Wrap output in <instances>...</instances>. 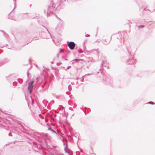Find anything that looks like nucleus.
Returning <instances> with one entry per match:
<instances>
[{"label": "nucleus", "instance_id": "nucleus-5", "mask_svg": "<svg viewBox=\"0 0 155 155\" xmlns=\"http://www.w3.org/2000/svg\"><path fill=\"white\" fill-rule=\"evenodd\" d=\"M34 82V81L32 80L28 83V86L27 87V89L28 92L30 94L31 93L32 90L34 87L33 85Z\"/></svg>", "mask_w": 155, "mask_h": 155}, {"label": "nucleus", "instance_id": "nucleus-43", "mask_svg": "<svg viewBox=\"0 0 155 155\" xmlns=\"http://www.w3.org/2000/svg\"><path fill=\"white\" fill-rule=\"evenodd\" d=\"M70 51L69 50H68L67 51V53H70Z\"/></svg>", "mask_w": 155, "mask_h": 155}, {"label": "nucleus", "instance_id": "nucleus-47", "mask_svg": "<svg viewBox=\"0 0 155 155\" xmlns=\"http://www.w3.org/2000/svg\"><path fill=\"white\" fill-rule=\"evenodd\" d=\"M145 10V9H144V10ZM146 10V11H150V10H149V9H147Z\"/></svg>", "mask_w": 155, "mask_h": 155}, {"label": "nucleus", "instance_id": "nucleus-40", "mask_svg": "<svg viewBox=\"0 0 155 155\" xmlns=\"http://www.w3.org/2000/svg\"><path fill=\"white\" fill-rule=\"evenodd\" d=\"M13 0L15 2L14 3V5H15L16 4V2L17 0Z\"/></svg>", "mask_w": 155, "mask_h": 155}, {"label": "nucleus", "instance_id": "nucleus-15", "mask_svg": "<svg viewBox=\"0 0 155 155\" xmlns=\"http://www.w3.org/2000/svg\"><path fill=\"white\" fill-rule=\"evenodd\" d=\"M57 27L59 28H61L63 27V22L62 21L60 22L58 24Z\"/></svg>", "mask_w": 155, "mask_h": 155}, {"label": "nucleus", "instance_id": "nucleus-60", "mask_svg": "<svg viewBox=\"0 0 155 155\" xmlns=\"http://www.w3.org/2000/svg\"><path fill=\"white\" fill-rule=\"evenodd\" d=\"M65 60H67L66 59V58H65Z\"/></svg>", "mask_w": 155, "mask_h": 155}, {"label": "nucleus", "instance_id": "nucleus-6", "mask_svg": "<svg viewBox=\"0 0 155 155\" xmlns=\"http://www.w3.org/2000/svg\"><path fill=\"white\" fill-rule=\"evenodd\" d=\"M67 44L69 48L71 50L74 49L75 46V44L73 41L69 42L68 41Z\"/></svg>", "mask_w": 155, "mask_h": 155}, {"label": "nucleus", "instance_id": "nucleus-2", "mask_svg": "<svg viewBox=\"0 0 155 155\" xmlns=\"http://www.w3.org/2000/svg\"><path fill=\"white\" fill-rule=\"evenodd\" d=\"M127 49L128 53L129 54V58L126 61V63L127 64H134L135 61L134 59V55L133 54L131 53V49L130 47H128Z\"/></svg>", "mask_w": 155, "mask_h": 155}, {"label": "nucleus", "instance_id": "nucleus-28", "mask_svg": "<svg viewBox=\"0 0 155 155\" xmlns=\"http://www.w3.org/2000/svg\"><path fill=\"white\" fill-rule=\"evenodd\" d=\"M43 26V27H44L46 28V30H47V31H48V33L49 34V35H50V36L52 38V37H51V34H50V33L49 31L48 30L47 28H46V27H45V26Z\"/></svg>", "mask_w": 155, "mask_h": 155}, {"label": "nucleus", "instance_id": "nucleus-14", "mask_svg": "<svg viewBox=\"0 0 155 155\" xmlns=\"http://www.w3.org/2000/svg\"><path fill=\"white\" fill-rule=\"evenodd\" d=\"M118 35H119V37H117V39H120V41H121V40L122 39V38H123V39H124V37H123L122 35L121 34V33L120 32H118Z\"/></svg>", "mask_w": 155, "mask_h": 155}, {"label": "nucleus", "instance_id": "nucleus-8", "mask_svg": "<svg viewBox=\"0 0 155 155\" xmlns=\"http://www.w3.org/2000/svg\"><path fill=\"white\" fill-rule=\"evenodd\" d=\"M104 79L106 82L107 84H111L113 82L111 78L109 76H107L106 78H105V80H104Z\"/></svg>", "mask_w": 155, "mask_h": 155}, {"label": "nucleus", "instance_id": "nucleus-52", "mask_svg": "<svg viewBox=\"0 0 155 155\" xmlns=\"http://www.w3.org/2000/svg\"><path fill=\"white\" fill-rule=\"evenodd\" d=\"M52 67V69H53L54 68L53 67Z\"/></svg>", "mask_w": 155, "mask_h": 155}, {"label": "nucleus", "instance_id": "nucleus-41", "mask_svg": "<svg viewBox=\"0 0 155 155\" xmlns=\"http://www.w3.org/2000/svg\"><path fill=\"white\" fill-rule=\"evenodd\" d=\"M0 31L2 32L3 33H4L5 32L3 31V30H0Z\"/></svg>", "mask_w": 155, "mask_h": 155}, {"label": "nucleus", "instance_id": "nucleus-17", "mask_svg": "<svg viewBox=\"0 0 155 155\" xmlns=\"http://www.w3.org/2000/svg\"><path fill=\"white\" fill-rule=\"evenodd\" d=\"M135 27L136 28H138V29H139L140 28H144L145 27V26L143 25H136L135 26Z\"/></svg>", "mask_w": 155, "mask_h": 155}, {"label": "nucleus", "instance_id": "nucleus-39", "mask_svg": "<svg viewBox=\"0 0 155 155\" xmlns=\"http://www.w3.org/2000/svg\"><path fill=\"white\" fill-rule=\"evenodd\" d=\"M85 36L86 37H89L90 36V35H88V34H86V35H85Z\"/></svg>", "mask_w": 155, "mask_h": 155}, {"label": "nucleus", "instance_id": "nucleus-37", "mask_svg": "<svg viewBox=\"0 0 155 155\" xmlns=\"http://www.w3.org/2000/svg\"><path fill=\"white\" fill-rule=\"evenodd\" d=\"M62 64V63H61V62H59V63H57V65H60L61 64Z\"/></svg>", "mask_w": 155, "mask_h": 155}, {"label": "nucleus", "instance_id": "nucleus-55", "mask_svg": "<svg viewBox=\"0 0 155 155\" xmlns=\"http://www.w3.org/2000/svg\"><path fill=\"white\" fill-rule=\"evenodd\" d=\"M15 6H16V5H15V7H14V9H13V10H14V9L15 8Z\"/></svg>", "mask_w": 155, "mask_h": 155}, {"label": "nucleus", "instance_id": "nucleus-20", "mask_svg": "<svg viewBox=\"0 0 155 155\" xmlns=\"http://www.w3.org/2000/svg\"><path fill=\"white\" fill-rule=\"evenodd\" d=\"M18 81L19 82V84H22L23 82L22 79H18Z\"/></svg>", "mask_w": 155, "mask_h": 155}, {"label": "nucleus", "instance_id": "nucleus-25", "mask_svg": "<svg viewBox=\"0 0 155 155\" xmlns=\"http://www.w3.org/2000/svg\"><path fill=\"white\" fill-rule=\"evenodd\" d=\"M55 73L56 74H57L59 72L57 68H56L55 69Z\"/></svg>", "mask_w": 155, "mask_h": 155}, {"label": "nucleus", "instance_id": "nucleus-35", "mask_svg": "<svg viewBox=\"0 0 155 155\" xmlns=\"http://www.w3.org/2000/svg\"><path fill=\"white\" fill-rule=\"evenodd\" d=\"M72 130V129L71 127H69V130L70 131V132H71V131Z\"/></svg>", "mask_w": 155, "mask_h": 155}, {"label": "nucleus", "instance_id": "nucleus-18", "mask_svg": "<svg viewBox=\"0 0 155 155\" xmlns=\"http://www.w3.org/2000/svg\"><path fill=\"white\" fill-rule=\"evenodd\" d=\"M84 60L82 59H75L73 60L72 61H75L76 62H79L80 61H83Z\"/></svg>", "mask_w": 155, "mask_h": 155}, {"label": "nucleus", "instance_id": "nucleus-56", "mask_svg": "<svg viewBox=\"0 0 155 155\" xmlns=\"http://www.w3.org/2000/svg\"><path fill=\"white\" fill-rule=\"evenodd\" d=\"M56 114H55L54 115V117H56Z\"/></svg>", "mask_w": 155, "mask_h": 155}, {"label": "nucleus", "instance_id": "nucleus-46", "mask_svg": "<svg viewBox=\"0 0 155 155\" xmlns=\"http://www.w3.org/2000/svg\"><path fill=\"white\" fill-rule=\"evenodd\" d=\"M59 54H58L57 55V56L58 58H59Z\"/></svg>", "mask_w": 155, "mask_h": 155}, {"label": "nucleus", "instance_id": "nucleus-45", "mask_svg": "<svg viewBox=\"0 0 155 155\" xmlns=\"http://www.w3.org/2000/svg\"><path fill=\"white\" fill-rule=\"evenodd\" d=\"M51 125H52V126H54V124H53V123H51Z\"/></svg>", "mask_w": 155, "mask_h": 155}, {"label": "nucleus", "instance_id": "nucleus-53", "mask_svg": "<svg viewBox=\"0 0 155 155\" xmlns=\"http://www.w3.org/2000/svg\"><path fill=\"white\" fill-rule=\"evenodd\" d=\"M30 60H31V59L30 58L29 60V62H30Z\"/></svg>", "mask_w": 155, "mask_h": 155}, {"label": "nucleus", "instance_id": "nucleus-31", "mask_svg": "<svg viewBox=\"0 0 155 155\" xmlns=\"http://www.w3.org/2000/svg\"><path fill=\"white\" fill-rule=\"evenodd\" d=\"M85 42H84L83 43V48L84 49H85L86 48V46L85 45Z\"/></svg>", "mask_w": 155, "mask_h": 155}, {"label": "nucleus", "instance_id": "nucleus-49", "mask_svg": "<svg viewBox=\"0 0 155 155\" xmlns=\"http://www.w3.org/2000/svg\"><path fill=\"white\" fill-rule=\"evenodd\" d=\"M51 118H52V119H53V117H52V115H51Z\"/></svg>", "mask_w": 155, "mask_h": 155}, {"label": "nucleus", "instance_id": "nucleus-38", "mask_svg": "<svg viewBox=\"0 0 155 155\" xmlns=\"http://www.w3.org/2000/svg\"><path fill=\"white\" fill-rule=\"evenodd\" d=\"M30 97L31 98V101H31V104H32V105H33V102L32 101V97H31V96L30 95Z\"/></svg>", "mask_w": 155, "mask_h": 155}, {"label": "nucleus", "instance_id": "nucleus-29", "mask_svg": "<svg viewBox=\"0 0 155 155\" xmlns=\"http://www.w3.org/2000/svg\"><path fill=\"white\" fill-rule=\"evenodd\" d=\"M91 74H86L85 75H84V76H83V78H85L86 77H87V76H88V75H90Z\"/></svg>", "mask_w": 155, "mask_h": 155}, {"label": "nucleus", "instance_id": "nucleus-16", "mask_svg": "<svg viewBox=\"0 0 155 155\" xmlns=\"http://www.w3.org/2000/svg\"><path fill=\"white\" fill-rule=\"evenodd\" d=\"M145 22L144 19L138 20L137 21V23L138 24H145Z\"/></svg>", "mask_w": 155, "mask_h": 155}, {"label": "nucleus", "instance_id": "nucleus-21", "mask_svg": "<svg viewBox=\"0 0 155 155\" xmlns=\"http://www.w3.org/2000/svg\"><path fill=\"white\" fill-rule=\"evenodd\" d=\"M146 104H152V105H154V104H155V103H154L153 102H152V101H149L147 103H146Z\"/></svg>", "mask_w": 155, "mask_h": 155}, {"label": "nucleus", "instance_id": "nucleus-57", "mask_svg": "<svg viewBox=\"0 0 155 155\" xmlns=\"http://www.w3.org/2000/svg\"><path fill=\"white\" fill-rule=\"evenodd\" d=\"M105 75H103V78H104V77H105Z\"/></svg>", "mask_w": 155, "mask_h": 155}, {"label": "nucleus", "instance_id": "nucleus-59", "mask_svg": "<svg viewBox=\"0 0 155 155\" xmlns=\"http://www.w3.org/2000/svg\"><path fill=\"white\" fill-rule=\"evenodd\" d=\"M8 48L10 49H11V48Z\"/></svg>", "mask_w": 155, "mask_h": 155}, {"label": "nucleus", "instance_id": "nucleus-3", "mask_svg": "<svg viewBox=\"0 0 155 155\" xmlns=\"http://www.w3.org/2000/svg\"><path fill=\"white\" fill-rule=\"evenodd\" d=\"M47 82H45L43 85H41L39 84H37L35 86V87L36 88L37 90L41 92L44 91L48 87V85H46Z\"/></svg>", "mask_w": 155, "mask_h": 155}, {"label": "nucleus", "instance_id": "nucleus-33", "mask_svg": "<svg viewBox=\"0 0 155 155\" xmlns=\"http://www.w3.org/2000/svg\"><path fill=\"white\" fill-rule=\"evenodd\" d=\"M150 12L151 13L153 12H155V9H154L153 10H150Z\"/></svg>", "mask_w": 155, "mask_h": 155}, {"label": "nucleus", "instance_id": "nucleus-50", "mask_svg": "<svg viewBox=\"0 0 155 155\" xmlns=\"http://www.w3.org/2000/svg\"><path fill=\"white\" fill-rule=\"evenodd\" d=\"M44 12L45 14L46 13V11L45 10H44Z\"/></svg>", "mask_w": 155, "mask_h": 155}, {"label": "nucleus", "instance_id": "nucleus-61", "mask_svg": "<svg viewBox=\"0 0 155 155\" xmlns=\"http://www.w3.org/2000/svg\"><path fill=\"white\" fill-rule=\"evenodd\" d=\"M81 152H82V150H81Z\"/></svg>", "mask_w": 155, "mask_h": 155}, {"label": "nucleus", "instance_id": "nucleus-11", "mask_svg": "<svg viewBox=\"0 0 155 155\" xmlns=\"http://www.w3.org/2000/svg\"><path fill=\"white\" fill-rule=\"evenodd\" d=\"M12 131L14 133L17 134L18 136H21V132L17 128H15L13 129Z\"/></svg>", "mask_w": 155, "mask_h": 155}, {"label": "nucleus", "instance_id": "nucleus-30", "mask_svg": "<svg viewBox=\"0 0 155 155\" xmlns=\"http://www.w3.org/2000/svg\"><path fill=\"white\" fill-rule=\"evenodd\" d=\"M78 51H79V53H83V51L80 48V50H78Z\"/></svg>", "mask_w": 155, "mask_h": 155}, {"label": "nucleus", "instance_id": "nucleus-7", "mask_svg": "<svg viewBox=\"0 0 155 155\" xmlns=\"http://www.w3.org/2000/svg\"><path fill=\"white\" fill-rule=\"evenodd\" d=\"M101 60H102V63L101 64V66H104L105 67H107V68H108V66H107L106 65H105V64H107L106 63H105V62H106V59L105 57L103 56H102L101 57Z\"/></svg>", "mask_w": 155, "mask_h": 155}, {"label": "nucleus", "instance_id": "nucleus-10", "mask_svg": "<svg viewBox=\"0 0 155 155\" xmlns=\"http://www.w3.org/2000/svg\"><path fill=\"white\" fill-rule=\"evenodd\" d=\"M8 18L10 19L13 20L15 21H18V19L17 18H15L14 16L13 15H12V14L11 13H10L8 15Z\"/></svg>", "mask_w": 155, "mask_h": 155}, {"label": "nucleus", "instance_id": "nucleus-9", "mask_svg": "<svg viewBox=\"0 0 155 155\" xmlns=\"http://www.w3.org/2000/svg\"><path fill=\"white\" fill-rule=\"evenodd\" d=\"M9 61V60L7 58H5L0 62V66L7 63Z\"/></svg>", "mask_w": 155, "mask_h": 155}, {"label": "nucleus", "instance_id": "nucleus-54", "mask_svg": "<svg viewBox=\"0 0 155 155\" xmlns=\"http://www.w3.org/2000/svg\"><path fill=\"white\" fill-rule=\"evenodd\" d=\"M78 48V47L77 46L75 48V49H77Z\"/></svg>", "mask_w": 155, "mask_h": 155}, {"label": "nucleus", "instance_id": "nucleus-51", "mask_svg": "<svg viewBox=\"0 0 155 155\" xmlns=\"http://www.w3.org/2000/svg\"><path fill=\"white\" fill-rule=\"evenodd\" d=\"M52 101L53 102V103H54V101L53 100H52Z\"/></svg>", "mask_w": 155, "mask_h": 155}, {"label": "nucleus", "instance_id": "nucleus-27", "mask_svg": "<svg viewBox=\"0 0 155 155\" xmlns=\"http://www.w3.org/2000/svg\"><path fill=\"white\" fill-rule=\"evenodd\" d=\"M43 26V27H44L46 28V30H47V31H48V33L49 34V35H50V36L52 38V37H51V34H50V33L49 31L48 30L47 28H46V27H45V26Z\"/></svg>", "mask_w": 155, "mask_h": 155}, {"label": "nucleus", "instance_id": "nucleus-62", "mask_svg": "<svg viewBox=\"0 0 155 155\" xmlns=\"http://www.w3.org/2000/svg\"><path fill=\"white\" fill-rule=\"evenodd\" d=\"M62 57V58H64V56H63Z\"/></svg>", "mask_w": 155, "mask_h": 155}, {"label": "nucleus", "instance_id": "nucleus-58", "mask_svg": "<svg viewBox=\"0 0 155 155\" xmlns=\"http://www.w3.org/2000/svg\"><path fill=\"white\" fill-rule=\"evenodd\" d=\"M68 104H69L70 105H71V104H69V103L68 102Z\"/></svg>", "mask_w": 155, "mask_h": 155}, {"label": "nucleus", "instance_id": "nucleus-1", "mask_svg": "<svg viewBox=\"0 0 155 155\" xmlns=\"http://www.w3.org/2000/svg\"><path fill=\"white\" fill-rule=\"evenodd\" d=\"M26 133L28 135L27 136V137L30 140L29 143L31 144L32 143L33 144L32 148L33 149L36 148L37 149H39L40 148V147H38V145L35 144L36 142L34 141L33 139H35L36 137L40 138L42 133L40 134L37 132H35L34 133L27 132H26Z\"/></svg>", "mask_w": 155, "mask_h": 155}, {"label": "nucleus", "instance_id": "nucleus-4", "mask_svg": "<svg viewBox=\"0 0 155 155\" xmlns=\"http://www.w3.org/2000/svg\"><path fill=\"white\" fill-rule=\"evenodd\" d=\"M3 124H6V120L0 117V128L5 129L7 131H9V128L8 127L5 126Z\"/></svg>", "mask_w": 155, "mask_h": 155}, {"label": "nucleus", "instance_id": "nucleus-36", "mask_svg": "<svg viewBox=\"0 0 155 155\" xmlns=\"http://www.w3.org/2000/svg\"><path fill=\"white\" fill-rule=\"evenodd\" d=\"M71 67V66H68V67H67V68L66 69H65V70H66V71H67V70L68 69H69V68H70Z\"/></svg>", "mask_w": 155, "mask_h": 155}, {"label": "nucleus", "instance_id": "nucleus-64", "mask_svg": "<svg viewBox=\"0 0 155 155\" xmlns=\"http://www.w3.org/2000/svg\"><path fill=\"white\" fill-rule=\"evenodd\" d=\"M111 37H111L110 39H111Z\"/></svg>", "mask_w": 155, "mask_h": 155}, {"label": "nucleus", "instance_id": "nucleus-26", "mask_svg": "<svg viewBox=\"0 0 155 155\" xmlns=\"http://www.w3.org/2000/svg\"><path fill=\"white\" fill-rule=\"evenodd\" d=\"M40 77H37L36 78V80L37 81V82H36V83H37V82H38V81H40Z\"/></svg>", "mask_w": 155, "mask_h": 155}, {"label": "nucleus", "instance_id": "nucleus-19", "mask_svg": "<svg viewBox=\"0 0 155 155\" xmlns=\"http://www.w3.org/2000/svg\"><path fill=\"white\" fill-rule=\"evenodd\" d=\"M4 36L6 38H8V35L5 32L3 33Z\"/></svg>", "mask_w": 155, "mask_h": 155}, {"label": "nucleus", "instance_id": "nucleus-22", "mask_svg": "<svg viewBox=\"0 0 155 155\" xmlns=\"http://www.w3.org/2000/svg\"><path fill=\"white\" fill-rule=\"evenodd\" d=\"M48 130H51L53 133L56 134V132L54 130L51 129V128L49 127L48 128Z\"/></svg>", "mask_w": 155, "mask_h": 155}, {"label": "nucleus", "instance_id": "nucleus-42", "mask_svg": "<svg viewBox=\"0 0 155 155\" xmlns=\"http://www.w3.org/2000/svg\"><path fill=\"white\" fill-rule=\"evenodd\" d=\"M27 75L28 77V76L29 74V73L28 72H27Z\"/></svg>", "mask_w": 155, "mask_h": 155}, {"label": "nucleus", "instance_id": "nucleus-23", "mask_svg": "<svg viewBox=\"0 0 155 155\" xmlns=\"http://www.w3.org/2000/svg\"><path fill=\"white\" fill-rule=\"evenodd\" d=\"M68 89L69 91H71L72 89L71 86V85H69L68 86Z\"/></svg>", "mask_w": 155, "mask_h": 155}, {"label": "nucleus", "instance_id": "nucleus-44", "mask_svg": "<svg viewBox=\"0 0 155 155\" xmlns=\"http://www.w3.org/2000/svg\"><path fill=\"white\" fill-rule=\"evenodd\" d=\"M69 109L70 110H73V109H72V107H69Z\"/></svg>", "mask_w": 155, "mask_h": 155}, {"label": "nucleus", "instance_id": "nucleus-34", "mask_svg": "<svg viewBox=\"0 0 155 155\" xmlns=\"http://www.w3.org/2000/svg\"><path fill=\"white\" fill-rule=\"evenodd\" d=\"M9 136H12V133L11 132H9L8 134Z\"/></svg>", "mask_w": 155, "mask_h": 155}, {"label": "nucleus", "instance_id": "nucleus-32", "mask_svg": "<svg viewBox=\"0 0 155 155\" xmlns=\"http://www.w3.org/2000/svg\"><path fill=\"white\" fill-rule=\"evenodd\" d=\"M64 52V49H62V48H61L60 49V50L59 51V53H61V52Z\"/></svg>", "mask_w": 155, "mask_h": 155}, {"label": "nucleus", "instance_id": "nucleus-63", "mask_svg": "<svg viewBox=\"0 0 155 155\" xmlns=\"http://www.w3.org/2000/svg\"><path fill=\"white\" fill-rule=\"evenodd\" d=\"M51 63H53V62H51Z\"/></svg>", "mask_w": 155, "mask_h": 155}, {"label": "nucleus", "instance_id": "nucleus-24", "mask_svg": "<svg viewBox=\"0 0 155 155\" xmlns=\"http://www.w3.org/2000/svg\"><path fill=\"white\" fill-rule=\"evenodd\" d=\"M17 84V83L16 82H14L13 83V85L14 86H16Z\"/></svg>", "mask_w": 155, "mask_h": 155}, {"label": "nucleus", "instance_id": "nucleus-48", "mask_svg": "<svg viewBox=\"0 0 155 155\" xmlns=\"http://www.w3.org/2000/svg\"><path fill=\"white\" fill-rule=\"evenodd\" d=\"M83 111L84 112V113H85V115H87V114H86V113L84 110H83Z\"/></svg>", "mask_w": 155, "mask_h": 155}, {"label": "nucleus", "instance_id": "nucleus-12", "mask_svg": "<svg viewBox=\"0 0 155 155\" xmlns=\"http://www.w3.org/2000/svg\"><path fill=\"white\" fill-rule=\"evenodd\" d=\"M66 143H65L64 142L63 143V145L65 146L64 148V150L65 151V153H69V152L67 151L66 150V149H67L68 148V145L67 144L68 141L67 140H66Z\"/></svg>", "mask_w": 155, "mask_h": 155}, {"label": "nucleus", "instance_id": "nucleus-13", "mask_svg": "<svg viewBox=\"0 0 155 155\" xmlns=\"http://www.w3.org/2000/svg\"><path fill=\"white\" fill-rule=\"evenodd\" d=\"M14 74H12L8 76H6V77L8 80H13V78L14 77Z\"/></svg>", "mask_w": 155, "mask_h": 155}]
</instances>
